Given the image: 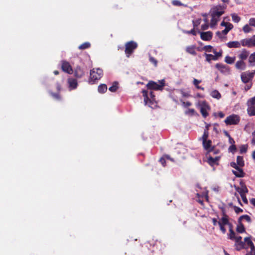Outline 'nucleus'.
Wrapping results in <instances>:
<instances>
[{"instance_id":"1","label":"nucleus","mask_w":255,"mask_h":255,"mask_svg":"<svg viewBox=\"0 0 255 255\" xmlns=\"http://www.w3.org/2000/svg\"><path fill=\"white\" fill-rule=\"evenodd\" d=\"M141 93L145 105H147L152 109H155L157 107V102L156 101L155 96L153 92L150 91L149 93L146 90H142Z\"/></svg>"},{"instance_id":"2","label":"nucleus","mask_w":255,"mask_h":255,"mask_svg":"<svg viewBox=\"0 0 255 255\" xmlns=\"http://www.w3.org/2000/svg\"><path fill=\"white\" fill-rule=\"evenodd\" d=\"M165 85V80H159L158 83L150 80L146 84L147 89L150 90L162 91Z\"/></svg>"},{"instance_id":"3","label":"nucleus","mask_w":255,"mask_h":255,"mask_svg":"<svg viewBox=\"0 0 255 255\" xmlns=\"http://www.w3.org/2000/svg\"><path fill=\"white\" fill-rule=\"evenodd\" d=\"M103 75V71L100 68H93L90 71V75L89 82L93 84L96 81L101 79Z\"/></svg>"},{"instance_id":"4","label":"nucleus","mask_w":255,"mask_h":255,"mask_svg":"<svg viewBox=\"0 0 255 255\" xmlns=\"http://www.w3.org/2000/svg\"><path fill=\"white\" fill-rule=\"evenodd\" d=\"M227 8V5L219 4L214 6L211 10V15H213L214 17H216L218 18L224 13V10Z\"/></svg>"},{"instance_id":"5","label":"nucleus","mask_w":255,"mask_h":255,"mask_svg":"<svg viewBox=\"0 0 255 255\" xmlns=\"http://www.w3.org/2000/svg\"><path fill=\"white\" fill-rule=\"evenodd\" d=\"M138 46L137 43L134 41H130L125 44V54L127 57L129 56L133 53L134 51Z\"/></svg>"},{"instance_id":"6","label":"nucleus","mask_w":255,"mask_h":255,"mask_svg":"<svg viewBox=\"0 0 255 255\" xmlns=\"http://www.w3.org/2000/svg\"><path fill=\"white\" fill-rule=\"evenodd\" d=\"M247 111L249 116H255V96L249 99L247 102Z\"/></svg>"},{"instance_id":"7","label":"nucleus","mask_w":255,"mask_h":255,"mask_svg":"<svg viewBox=\"0 0 255 255\" xmlns=\"http://www.w3.org/2000/svg\"><path fill=\"white\" fill-rule=\"evenodd\" d=\"M255 75V70L252 72L246 71L242 73L241 80L244 83H248L251 81Z\"/></svg>"},{"instance_id":"8","label":"nucleus","mask_w":255,"mask_h":255,"mask_svg":"<svg viewBox=\"0 0 255 255\" xmlns=\"http://www.w3.org/2000/svg\"><path fill=\"white\" fill-rule=\"evenodd\" d=\"M240 121L239 116L236 115H232L227 117L225 123L227 125H235L238 124Z\"/></svg>"},{"instance_id":"9","label":"nucleus","mask_w":255,"mask_h":255,"mask_svg":"<svg viewBox=\"0 0 255 255\" xmlns=\"http://www.w3.org/2000/svg\"><path fill=\"white\" fill-rule=\"evenodd\" d=\"M242 46L243 47H255V35L251 38H247L241 40Z\"/></svg>"},{"instance_id":"10","label":"nucleus","mask_w":255,"mask_h":255,"mask_svg":"<svg viewBox=\"0 0 255 255\" xmlns=\"http://www.w3.org/2000/svg\"><path fill=\"white\" fill-rule=\"evenodd\" d=\"M61 69L64 72L68 74H72L73 72L72 67L70 63L66 61H62Z\"/></svg>"},{"instance_id":"11","label":"nucleus","mask_w":255,"mask_h":255,"mask_svg":"<svg viewBox=\"0 0 255 255\" xmlns=\"http://www.w3.org/2000/svg\"><path fill=\"white\" fill-rule=\"evenodd\" d=\"M212 142L211 140L208 139L207 140L202 142L203 147L204 149L206 150L208 153L213 151L215 148V146L212 145Z\"/></svg>"},{"instance_id":"12","label":"nucleus","mask_w":255,"mask_h":255,"mask_svg":"<svg viewBox=\"0 0 255 255\" xmlns=\"http://www.w3.org/2000/svg\"><path fill=\"white\" fill-rule=\"evenodd\" d=\"M249 51L246 49L244 48L239 52L238 55V57L239 58V60L245 61V60H247L248 58L249 57Z\"/></svg>"},{"instance_id":"13","label":"nucleus","mask_w":255,"mask_h":255,"mask_svg":"<svg viewBox=\"0 0 255 255\" xmlns=\"http://www.w3.org/2000/svg\"><path fill=\"white\" fill-rule=\"evenodd\" d=\"M198 33H200L201 38L203 40L209 41L212 38L213 33L211 31L200 32V30H198Z\"/></svg>"},{"instance_id":"14","label":"nucleus","mask_w":255,"mask_h":255,"mask_svg":"<svg viewBox=\"0 0 255 255\" xmlns=\"http://www.w3.org/2000/svg\"><path fill=\"white\" fill-rule=\"evenodd\" d=\"M212 223L214 226H216L217 225H218L220 227V229L221 231L222 232L223 234H225L226 232V229L225 227V226H226L227 224H223L221 222V219L218 221L217 219L216 218H213L212 219Z\"/></svg>"},{"instance_id":"15","label":"nucleus","mask_w":255,"mask_h":255,"mask_svg":"<svg viewBox=\"0 0 255 255\" xmlns=\"http://www.w3.org/2000/svg\"><path fill=\"white\" fill-rule=\"evenodd\" d=\"M220 209L222 212L223 217L221 218V223L223 224H229V216L226 213L225 208L224 207H221Z\"/></svg>"},{"instance_id":"16","label":"nucleus","mask_w":255,"mask_h":255,"mask_svg":"<svg viewBox=\"0 0 255 255\" xmlns=\"http://www.w3.org/2000/svg\"><path fill=\"white\" fill-rule=\"evenodd\" d=\"M215 67L221 73H227L230 72V69L228 66L222 63H217L215 65Z\"/></svg>"},{"instance_id":"17","label":"nucleus","mask_w":255,"mask_h":255,"mask_svg":"<svg viewBox=\"0 0 255 255\" xmlns=\"http://www.w3.org/2000/svg\"><path fill=\"white\" fill-rule=\"evenodd\" d=\"M207 109H209V106L205 102L203 103L200 108V112L204 118H206L208 115Z\"/></svg>"},{"instance_id":"18","label":"nucleus","mask_w":255,"mask_h":255,"mask_svg":"<svg viewBox=\"0 0 255 255\" xmlns=\"http://www.w3.org/2000/svg\"><path fill=\"white\" fill-rule=\"evenodd\" d=\"M227 46L230 48H240L242 46L241 40L240 41H229L226 44Z\"/></svg>"},{"instance_id":"19","label":"nucleus","mask_w":255,"mask_h":255,"mask_svg":"<svg viewBox=\"0 0 255 255\" xmlns=\"http://www.w3.org/2000/svg\"><path fill=\"white\" fill-rule=\"evenodd\" d=\"M67 82L70 90L75 89L77 87L78 83L76 79L74 78H69Z\"/></svg>"},{"instance_id":"20","label":"nucleus","mask_w":255,"mask_h":255,"mask_svg":"<svg viewBox=\"0 0 255 255\" xmlns=\"http://www.w3.org/2000/svg\"><path fill=\"white\" fill-rule=\"evenodd\" d=\"M240 185L241 187H238L236 188L237 191L238 192L240 195L246 194V193H247L249 191L245 183L240 182Z\"/></svg>"},{"instance_id":"21","label":"nucleus","mask_w":255,"mask_h":255,"mask_svg":"<svg viewBox=\"0 0 255 255\" xmlns=\"http://www.w3.org/2000/svg\"><path fill=\"white\" fill-rule=\"evenodd\" d=\"M74 75L77 78H81L84 75V72L80 66H77L74 71Z\"/></svg>"},{"instance_id":"22","label":"nucleus","mask_w":255,"mask_h":255,"mask_svg":"<svg viewBox=\"0 0 255 255\" xmlns=\"http://www.w3.org/2000/svg\"><path fill=\"white\" fill-rule=\"evenodd\" d=\"M220 158V157L219 156H217L214 158L212 156H209L208 158V163L212 166H213L215 164L218 165L219 163L218 161L219 160Z\"/></svg>"},{"instance_id":"23","label":"nucleus","mask_w":255,"mask_h":255,"mask_svg":"<svg viewBox=\"0 0 255 255\" xmlns=\"http://www.w3.org/2000/svg\"><path fill=\"white\" fill-rule=\"evenodd\" d=\"M235 67L237 69L243 70L246 69V64L244 61L239 60L236 63Z\"/></svg>"},{"instance_id":"24","label":"nucleus","mask_w":255,"mask_h":255,"mask_svg":"<svg viewBox=\"0 0 255 255\" xmlns=\"http://www.w3.org/2000/svg\"><path fill=\"white\" fill-rule=\"evenodd\" d=\"M239 167V169H236L237 171L232 170L233 173L237 177H244L246 173L244 172L243 170Z\"/></svg>"},{"instance_id":"25","label":"nucleus","mask_w":255,"mask_h":255,"mask_svg":"<svg viewBox=\"0 0 255 255\" xmlns=\"http://www.w3.org/2000/svg\"><path fill=\"white\" fill-rule=\"evenodd\" d=\"M186 51L192 55H196L197 54V52L196 51V46L195 45H191L187 46L186 48Z\"/></svg>"},{"instance_id":"26","label":"nucleus","mask_w":255,"mask_h":255,"mask_svg":"<svg viewBox=\"0 0 255 255\" xmlns=\"http://www.w3.org/2000/svg\"><path fill=\"white\" fill-rule=\"evenodd\" d=\"M244 242L245 244L246 243L247 245L250 247L251 251H255V247L253 243V242L251 241V238L250 237H246L244 238Z\"/></svg>"},{"instance_id":"27","label":"nucleus","mask_w":255,"mask_h":255,"mask_svg":"<svg viewBox=\"0 0 255 255\" xmlns=\"http://www.w3.org/2000/svg\"><path fill=\"white\" fill-rule=\"evenodd\" d=\"M246 244L245 242L240 241L239 242H235V247L237 251H240L243 249H247L248 247H245Z\"/></svg>"},{"instance_id":"28","label":"nucleus","mask_w":255,"mask_h":255,"mask_svg":"<svg viewBox=\"0 0 255 255\" xmlns=\"http://www.w3.org/2000/svg\"><path fill=\"white\" fill-rule=\"evenodd\" d=\"M238 224L237 226L236 231L239 233H243L246 232L245 228L244 225L242 223L241 221L238 220Z\"/></svg>"},{"instance_id":"29","label":"nucleus","mask_w":255,"mask_h":255,"mask_svg":"<svg viewBox=\"0 0 255 255\" xmlns=\"http://www.w3.org/2000/svg\"><path fill=\"white\" fill-rule=\"evenodd\" d=\"M204 56L206 57V61L209 63H211L212 60L216 61L217 58L214 55L211 54H207L205 53Z\"/></svg>"},{"instance_id":"30","label":"nucleus","mask_w":255,"mask_h":255,"mask_svg":"<svg viewBox=\"0 0 255 255\" xmlns=\"http://www.w3.org/2000/svg\"><path fill=\"white\" fill-rule=\"evenodd\" d=\"M210 95L215 99L219 100L221 98V95L220 92L217 90H214L211 92Z\"/></svg>"},{"instance_id":"31","label":"nucleus","mask_w":255,"mask_h":255,"mask_svg":"<svg viewBox=\"0 0 255 255\" xmlns=\"http://www.w3.org/2000/svg\"><path fill=\"white\" fill-rule=\"evenodd\" d=\"M201 82V80H199L195 78H194L193 81V84L197 89L201 90L202 91H204V90H205L204 88L199 85V84Z\"/></svg>"},{"instance_id":"32","label":"nucleus","mask_w":255,"mask_h":255,"mask_svg":"<svg viewBox=\"0 0 255 255\" xmlns=\"http://www.w3.org/2000/svg\"><path fill=\"white\" fill-rule=\"evenodd\" d=\"M98 90L100 93H102V94L104 93L107 90V86L105 84H100L98 86Z\"/></svg>"},{"instance_id":"33","label":"nucleus","mask_w":255,"mask_h":255,"mask_svg":"<svg viewBox=\"0 0 255 255\" xmlns=\"http://www.w3.org/2000/svg\"><path fill=\"white\" fill-rule=\"evenodd\" d=\"M236 60V57H230V56H226L225 58V61L229 64H232L234 63Z\"/></svg>"},{"instance_id":"34","label":"nucleus","mask_w":255,"mask_h":255,"mask_svg":"<svg viewBox=\"0 0 255 255\" xmlns=\"http://www.w3.org/2000/svg\"><path fill=\"white\" fill-rule=\"evenodd\" d=\"M248 62L250 66L254 65L253 63H255V52L249 55Z\"/></svg>"},{"instance_id":"35","label":"nucleus","mask_w":255,"mask_h":255,"mask_svg":"<svg viewBox=\"0 0 255 255\" xmlns=\"http://www.w3.org/2000/svg\"><path fill=\"white\" fill-rule=\"evenodd\" d=\"M237 163L239 167H243L245 165L243 157L241 156H238L237 157Z\"/></svg>"},{"instance_id":"36","label":"nucleus","mask_w":255,"mask_h":255,"mask_svg":"<svg viewBox=\"0 0 255 255\" xmlns=\"http://www.w3.org/2000/svg\"><path fill=\"white\" fill-rule=\"evenodd\" d=\"M233 28V25L232 23H230L229 24H228L225 29H224L222 31V34H224V35H226L230 30H231V29H232Z\"/></svg>"},{"instance_id":"37","label":"nucleus","mask_w":255,"mask_h":255,"mask_svg":"<svg viewBox=\"0 0 255 255\" xmlns=\"http://www.w3.org/2000/svg\"><path fill=\"white\" fill-rule=\"evenodd\" d=\"M118 83L117 82H114L112 86L109 88V90L112 92H115L118 90Z\"/></svg>"},{"instance_id":"38","label":"nucleus","mask_w":255,"mask_h":255,"mask_svg":"<svg viewBox=\"0 0 255 255\" xmlns=\"http://www.w3.org/2000/svg\"><path fill=\"white\" fill-rule=\"evenodd\" d=\"M236 238V234L233 229L231 228L229 229V234L228 235V238L231 240H234Z\"/></svg>"},{"instance_id":"39","label":"nucleus","mask_w":255,"mask_h":255,"mask_svg":"<svg viewBox=\"0 0 255 255\" xmlns=\"http://www.w3.org/2000/svg\"><path fill=\"white\" fill-rule=\"evenodd\" d=\"M201 22V18H198L195 20H192L193 26L194 28L198 29V27L200 24Z\"/></svg>"},{"instance_id":"40","label":"nucleus","mask_w":255,"mask_h":255,"mask_svg":"<svg viewBox=\"0 0 255 255\" xmlns=\"http://www.w3.org/2000/svg\"><path fill=\"white\" fill-rule=\"evenodd\" d=\"M50 95L55 99L57 100H61V96L59 92L58 93H54L53 92H49Z\"/></svg>"},{"instance_id":"41","label":"nucleus","mask_w":255,"mask_h":255,"mask_svg":"<svg viewBox=\"0 0 255 255\" xmlns=\"http://www.w3.org/2000/svg\"><path fill=\"white\" fill-rule=\"evenodd\" d=\"M248 146L247 144L242 145L240 147V152L241 154L245 153L247 152L248 150Z\"/></svg>"},{"instance_id":"42","label":"nucleus","mask_w":255,"mask_h":255,"mask_svg":"<svg viewBox=\"0 0 255 255\" xmlns=\"http://www.w3.org/2000/svg\"><path fill=\"white\" fill-rule=\"evenodd\" d=\"M90 46H91V44L89 42H84L83 44H81L79 46V49H82V50L87 49V48H89L90 47Z\"/></svg>"},{"instance_id":"43","label":"nucleus","mask_w":255,"mask_h":255,"mask_svg":"<svg viewBox=\"0 0 255 255\" xmlns=\"http://www.w3.org/2000/svg\"><path fill=\"white\" fill-rule=\"evenodd\" d=\"M209 136V132L208 131V129H205L204 131V133L200 138L202 140V142L207 140Z\"/></svg>"},{"instance_id":"44","label":"nucleus","mask_w":255,"mask_h":255,"mask_svg":"<svg viewBox=\"0 0 255 255\" xmlns=\"http://www.w3.org/2000/svg\"><path fill=\"white\" fill-rule=\"evenodd\" d=\"M232 20L236 23H238L241 20V17L237 14L233 13L231 14Z\"/></svg>"},{"instance_id":"45","label":"nucleus","mask_w":255,"mask_h":255,"mask_svg":"<svg viewBox=\"0 0 255 255\" xmlns=\"http://www.w3.org/2000/svg\"><path fill=\"white\" fill-rule=\"evenodd\" d=\"M251 25H250V24H246L244 26V27H243V31L245 33H249L250 32H251L252 30V29L251 28Z\"/></svg>"},{"instance_id":"46","label":"nucleus","mask_w":255,"mask_h":255,"mask_svg":"<svg viewBox=\"0 0 255 255\" xmlns=\"http://www.w3.org/2000/svg\"><path fill=\"white\" fill-rule=\"evenodd\" d=\"M211 16L212 18L211 20V26L213 27L217 24L218 21L219 20V18L216 17H214L213 15Z\"/></svg>"},{"instance_id":"47","label":"nucleus","mask_w":255,"mask_h":255,"mask_svg":"<svg viewBox=\"0 0 255 255\" xmlns=\"http://www.w3.org/2000/svg\"><path fill=\"white\" fill-rule=\"evenodd\" d=\"M196 30H197L198 31V30H199L197 29L196 28H194L193 27V29H192L191 30H188V31H184V32L185 33H186V34H192L193 35H197V31H196Z\"/></svg>"},{"instance_id":"48","label":"nucleus","mask_w":255,"mask_h":255,"mask_svg":"<svg viewBox=\"0 0 255 255\" xmlns=\"http://www.w3.org/2000/svg\"><path fill=\"white\" fill-rule=\"evenodd\" d=\"M242 219H245L248 222H251V218L248 215H244L240 217L238 220L240 221H242Z\"/></svg>"},{"instance_id":"49","label":"nucleus","mask_w":255,"mask_h":255,"mask_svg":"<svg viewBox=\"0 0 255 255\" xmlns=\"http://www.w3.org/2000/svg\"><path fill=\"white\" fill-rule=\"evenodd\" d=\"M172 3L173 5L175 6H187L186 5L184 4L183 3H181L179 0H173L172 1Z\"/></svg>"},{"instance_id":"50","label":"nucleus","mask_w":255,"mask_h":255,"mask_svg":"<svg viewBox=\"0 0 255 255\" xmlns=\"http://www.w3.org/2000/svg\"><path fill=\"white\" fill-rule=\"evenodd\" d=\"M213 52L215 54L214 56H216V58H217V60L219 57L222 56L223 53V51L222 50H221L219 52H217L216 50L214 49L213 50Z\"/></svg>"},{"instance_id":"51","label":"nucleus","mask_w":255,"mask_h":255,"mask_svg":"<svg viewBox=\"0 0 255 255\" xmlns=\"http://www.w3.org/2000/svg\"><path fill=\"white\" fill-rule=\"evenodd\" d=\"M180 101L182 105L185 108L190 107L192 105V103L190 102H185L182 99L180 100Z\"/></svg>"},{"instance_id":"52","label":"nucleus","mask_w":255,"mask_h":255,"mask_svg":"<svg viewBox=\"0 0 255 255\" xmlns=\"http://www.w3.org/2000/svg\"><path fill=\"white\" fill-rule=\"evenodd\" d=\"M185 113L186 115H194L196 114V111L193 109H188Z\"/></svg>"},{"instance_id":"53","label":"nucleus","mask_w":255,"mask_h":255,"mask_svg":"<svg viewBox=\"0 0 255 255\" xmlns=\"http://www.w3.org/2000/svg\"><path fill=\"white\" fill-rule=\"evenodd\" d=\"M149 60L151 63L153 64V65L155 67L157 66V61L154 57H153L151 56H149Z\"/></svg>"},{"instance_id":"54","label":"nucleus","mask_w":255,"mask_h":255,"mask_svg":"<svg viewBox=\"0 0 255 255\" xmlns=\"http://www.w3.org/2000/svg\"><path fill=\"white\" fill-rule=\"evenodd\" d=\"M249 23L250 25L255 27V18L252 17L249 19Z\"/></svg>"},{"instance_id":"55","label":"nucleus","mask_w":255,"mask_h":255,"mask_svg":"<svg viewBox=\"0 0 255 255\" xmlns=\"http://www.w3.org/2000/svg\"><path fill=\"white\" fill-rule=\"evenodd\" d=\"M212 46L211 45H206L203 47V49L208 52H210L212 50Z\"/></svg>"},{"instance_id":"56","label":"nucleus","mask_w":255,"mask_h":255,"mask_svg":"<svg viewBox=\"0 0 255 255\" xmlns=\"http://www.w3.org/2000/svg\"><path fill=\"white\" fill-rule=\"evenodd\" d=\"M233 208H234V209L235 210V212L237 213V214H239L240 213H242L243 212V210L242 209L240 208V207H238L236 206H233Z\"/></svg>"},{"instance_id":"57","label":"nucleus","mask_w":255,"mask_h":255,"mask_svg":"<svg viewBox=\"0 0 255 255\" xmlns=\"http://www.w3.org/2000/svg\"><path fill=\"white\" fill-rule=\"evenodd\" d=\"M165 159H166V158L164 157V155L161 158H160V159L159 160V162L161 163L162 165L164 167H165L166 166Z\"/></svg>"},{"instance_id":"58","label":"nucleus","mask_w":255,"mask_h":255,"mask_svg":"<svg viewBox=\"0 0 255 255\" xmlns=\"http://www.w3.org/2000/svg\"><path fill=\"white\" fill-rule=\"evenodd\" d=\"M229 150L232 152H235L237 150L236 146L235 145V144L231 145L229 147Z\"/></svg>"},{"instance_id":"59","label":"nucleus","mask_w":255,"mask_h":255,"mask_svg":"<svg viewBox=\"0 0 255 255\" xmlns=\"http://www.w3.org/2000/svg\"><path fill=\"white\" fill-rule=\"evenodd\" d=\"M240 196H241L244 203L245 204H248V199L246 197V194H241V195H240Z\"/></svg>"},{"instance_id":"60","label":"nucleus","mask_w":255,"mask_h":255,"mask_svg":"<svg viewBox=\"0 0 255 255\" xmlns=\"http://www.w3.org/2000/svg\"><path fill=\"white\" fill-rule=\"evenodd\" d=\"M231 164V166L233 168H235V169H239V165L237 164V163H235V162H232L231 163V164Z\"/></svg>"},{"instance_id":"61","label":"nucleus","mask_w":255,"mask_h":255,"mask_svg":"<svg viewBox=\"0 0 255 255\" xmlns=\"http://www.w3.org/2000/svg\"><path fill=\"white\" fill-rule=\"evenodd\" d=\"M209 27V25L208 23H205V24H202L201 25V29L202 30H207Z\"/></svg>"},{"instance_id":"62","label":"nucleus","mask_w":255,"mask_h":255,"mask_svg":"<svg viewBox=\"0 0 255 255\" xmlns=\"http://www.w3.org/2000/svg\"><path fill=\"white\" fill-rule=\"evenodd\" d=\"M56 90L58 91V92H60L61 90V86L59 83H57L56 84Z\"/></svg>"},{"instance_id":"63","label":"nucleus","mask_w":255,"mask_h":255,"mask_svg":"<svg viewBox=\"0 0 255 255\" xmlns=\"http://www.w3.org/2000/svg\"><path fill=\"white\" fill-rule=\"evenodd\" d=\"M252 86V83H251L249 84L246 85V86L245 87V91H247L249 90H250Z\"/></svg>"},{"instance_id":"64","label":"nucleus","mask_w":255,"mask_h":255,"mask_svg":"<svg viewBox=\"0 0 255 255\" xmlns=\"http://www.w3.org/2000/svg\"><path fill=\"white\" fill-rule=\"evenodd\" d=\"M252 135L253 136V138L252 139V143L254 145H255V130L253 132Z\"/></svg>"}]
</instances>
